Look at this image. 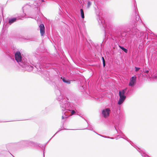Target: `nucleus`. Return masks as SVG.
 Masks as SVG:
<instances>
[{
	"instance_id": "1",
	"label": "nucleus",
	"mask_w": 157,
	"mask_h": 157,
	"mask_svg": "<svg viewBox=\"0 0 157 157\" xmlns=\"http://www.w3.org/2000/svg\"><path fill=\"white\" fill-rule=\"evenodd\" d=\"M57 99L58 101H59L60 107L62 111L67 110L71 111V114H70V116L75 113V111L72 109V106L71 105L69 101L72 100V98L70 97L69 95H67L65 98L60 95L57 98ZM64 114L66 116V118H67L69 116L67 114V112L64 113Z\"/></svg>"
},
{
	"instance_id": "2",
	"label": "nucleus",
	"mask_w": 157,
	"mask_h": 157,
	"mask_svg": "<svg viewBox=\"0 0 157 157\" xmlns=\"http://www.w3.org/2000/svg\"><path fill=\"white\" fill-rule=\"evenodd\" d=\"M136 22L133 21V26L132 27L131 29H130V31H128L127 32H122L120 35L122 37H125V39L123 38L122 40L125 42L126 41L129 40L131 38L136 39L138 36V34L137 33L138 30L136 28Z\"/></svg>"
},
{
	"instance_id": "3",
	"label": "nucleus",
	"mask_w": 157,
	"mask_h": 157,
	"mask_svg": "<svg viewBox=\"0 0 157 157\" xmlns=\"http://www.w3.org/2000/svg\"><path fill=\"white\" fill-rule=\"evenodd\" d=\"M96 13L98 17L97 19L98 24L100 27L103 29L104 32L105 36L106 33H109L110 32V26L109 25H108L105 23L104 20L100 17V13L97 10H96Z\"/></svg>"
},
{
	"instance_id": "4",
	"label": "nucleus",
	"mask_w": 157,
	"mask_h": 157,
	"mask_svg": "<svg viewBox=\"0 0 157 157\" xmlns=\"http://www.w3.org/2000/svg\"><path fill=\"white\" fill-rule=\"evenodd\" d=\"M15 57L16 60L21 66L24 62L22 60V57L20 52L19 51H17L15 53Z\"/></svg>"
},
{
	"instance_id": "5",
	"label": "nucleus",
	"mask_w": 157,
	"mask_h": 157,
	"mask_svg": "<svg viewBox=\"0 0 157 157\" xmlns=\"http://www.w3.org/2000/svg\"><path fill=\"white\" fill-rule=\"evenodd\" d=\"M18 144L22 147H25L32 145L33 142L29 140H22L19 142Z\"/></svg>"
},
{
	"instance_id": "6",
	"label": "nucleus",
	"mask_w": 157,
	"mask_h": 157,
	"mask_svg": "<svg viewBox=\"0 0 157 157\" xmlns=\"http://www.w3.org/2000/svg\"><path fill=\"white\" fill-rule=\"evenodd\" d=\"M42 76L44 79L46 80L48 83H49L51 81V78L50 76L49 72L45 71H44Z\"/></svg>"
},
{
	"instance_id": "7",
	"label": "nucleus",
	"mask_w": 157,
	"mask_h": 157,
	"mask_svg": "<svg viewBox=\"0 0 157 157\" xmlns=\"http://www.w3.org/2000/svg\"><path fill=\"white\" fill-rule=\"evenodd\" d=\"M136 1L135 0V2L133 4L134 9L135 10L136 13V21H141V20L140 19V16L137 14V8L136 6Z\"/></svg>"
},
{
	"instance_id": "8",
	"label": "nucleus",
	"mask_w": 157,
	"mask_h": 157,
	"mask_svg": "<svg viewBox=\"0 0 157 157\" xmlns=\"http://www.w3.org/2000/svg\"><path fill=\"white\" fill-rule=\"evenodd\" d=\"M110 110L109 108H107L102 111V114L103 117L106 118L109 116Z\"/></svg>"
},
{
	"instance_id": "9",
	"label": "nucleus",
	"mask_w": 157,
	"mask_h": 157,
	"mask_svg": "<svg viewBox=\"0 0 157 157\" xmlns=\"http://www.w3.org/2000/svg\"><path fill=\"white\" fill-rule=\"evenodd\" d=\"M23 68H25L28 71H31L33 70V67L31 65H28L25 63H24L21 66Z\"/></svg>"
},
{
	"instance_id": "10",
	"label": "nucleus",
	"mask_w": 157,
	"mask_h": 157,
	"mask_svg": "<svg viewBox=\"0 0 157 157\" xmlns=\"http://www.w3.org/2000/svg\"><path fill=\"white\" fill-rule=\"evenodd\" d=\"M136 82V77L132 76L130 79L128 85L131 87L133 86L135 84Z\"/></svg>"
},
{
	"instance_id": "11",
	"label": "nucleus",
	"mask_w": 157,
	"mask_h": 157,
	"mask_svg": "<svg viewBox=\"0 0 157 157\" xmlns=\"http://www.w3.org/2000/svg\"><path fill=\"white\" fill-rule=\"evenodd\" d=\"M40 33L41 36H43L45 33V27L44 24H41L39 25Z\"/></svg>"
},
{
	"instance_id": "12",
	"label": "nucleus",
	"mask_w": 157,
	"mask_h": 157,
	"mask_svg": "<svg viewBox=\"0 0 157 157\" xmlns=\"http://www.w3.org/2000/svg\"><path fill=\"white\" fill-rule=\"evenodd\" d=\"M44 2V0H37L34 2L33 3V5L36 6L37 8L42 3Z\"/></svg>"
},
{
	"instance_id": "13",
	"label": "nucleus",
	"mask_w": 157,
	"mask_h": 157,
	"mask_svg": "<svg viewBox=\"0 0 157 157\" xmlns=\"http://www.w3.org/2000/svg\"><path fill=\"white\" fill-rule=\"evenodd\" d=\"M116 130L117 131V132L119 134V136H121V138H123L124 139L126 140L127 141H129L127 137L121 131L120 132H118V131L117 130V128H116V126H114Z\"/></svg>"
},
{
	"instance_id": "14",
	"label": "nucleus",
	"mask_w": 157,
	"mask_h": 157,
	"mask_svg": "<svg viewBox=\"0 0 157 157\" xmlns=\"http://www.w3.org/2000/svg\"><path fill=\"white\" fill-rule=\"evenodd\" d=\"M19 19L18 17L9 18L8 23L10 24L11 25Z\"/></svg>"
},
{
	"instance_id": "15",
	"label": "nucleus",
	"mask_w": 157,
	"mask_h": 157,
	"mask_svg": "<svg viewBox=\"0 0 157 157\" xmlns=\"http://www.w3.org/2000/svg\"><path fill=\"white\" fill-rule=\"evenodd\" d=\"M119 100L117 102V104L119 105H121L123 103L126 99V97L119 96Z\"/></svg>"
},
{
	"instance_id": "16",
	"label": "nucleus",
	"mask_w": 157,
	"mask_h": 157,
	"mask_svg": "<svg viewBox=\"0 0 157 157\" xmlns=\"http://www.w3.org/2000/svg\"><path fill=\"white\" fill-rule=\"evenodd\" d=\"M126 89H124L121 90L119 91V96H122L124 97H126V95H125V91Z\"/></svg>"
},
{
	"instance_id": "17",
	"label": "nucleus",
	"mask_w": 157,
	"mask_h": 157,
	"mask_svg": "<svg viewBox=\"0 0 157 157\" xmlns=\"http://www.w3.org/2000/svg\"><path fill=\"white\" fill-rule=\"evenodd\" d=\"M61 78L62 79V80L63 82L67 84H70L71 82L69 81V80L68 79L66 78Z\"/></svg>"
},
{
	"instance_id": "18",
	"label": "nucleus",
	"mask_w": 157,
	"mask_h": 157,
	"mask_svg": "<svg viewBox=\"0 0 157 157\" xmlns=\"http://www.w3.org/2000/svg\"><path fill=\"white\" fill-rule=\"evenodd\" d=\"M119 47L125 53H127L128 52V50L125 48H124L123 46L119 45Z\"/></svg>"
},
{
	"instance_id": "19",
	"label": "nucleus",
	"mask_w": 157,
	"mask_h": 157,
	"mask_svg": "<svg viewBox=\"0 0 157 157\" xmlns=\"http://www.w3.org/2000/svg\"><path fill=\"white\" fill-rule=\"evenodd\" d=\"M92 0H88L87 2V8H89L91 5L92 2Z\"/></svg>"
},
{
	"instance_id": "20",
	"label": "nucleus",
	"mask_w": 157,
	"mask_h": 157,
	"mask_svg": "<svg viewBox=\"0 0 157 157\" xmlns=\"http://www.w3.org/2000/svg\"><path fill=\"white\" fill-rule=\"evenodd\" d=\"M80 11L81 17L82 18H84V15L83 10L82 9H81Z\"/></svg>"
},
{
	"instance_id": "21",
	"label": "nucleus",
	"mask_w": 157,
	"mask_h": 157,
	"mask_svg": "<svg viewBox=\"0 0 157 157\" xmlns=\"http://www.w3.org/2000/svg\"><path fill=\"white\" fill-rule=\"evenodd\" d=\"M13 145V144L12 143H10L6 144V146L7 149H8L11 148V147Z\"/></svg>"
},
{
	"instance_id": "22",
	"label": "nucleus",
	"mask_w": 157,
	"mask_h": 157,
	"mask_svg": "<svg viewBox=\"0 0 157 157\" xmlns=\"http://www.w3.org/2000/svg\"><path fill=\"white\" fill-rule=\"evenodd\" d=\"M125 89H126V90L125 91V95H129V93L130 92V90H128L127 88H126Z\"/></svg>"
},
{
	"instance_id": "23",
	"label": "nucleus",
	"mask_w": 157,
	"mask_h": 157,
	"mask_svg": "<svg viewBox=\"0 0 157 157\" xmlns=\"http://www.w3.org/2000/svg\"><path fill=\"white\" fill-rule=\"evenodd\" d=\"M141 151L142 152H143V153H141V154L142 156H143V157H150L148 155H146L145 153L144 152V151H143L141 150Z\"/></svg>"
},
{
	"instance_id": "24",
	"label": "nucleus",
	"mask_w": 157,
	"mask_h": 157,
	"mask_svg": "<svg viewBox=\"0 0 157 157\" xmlns=\"http://www.w3.org/2000/svg\"><path fill=\"white\" fill-rule=\"evenodd\" d=\"M88 124V129L92 131L93 130V128H92V126L91 125H90V124H88V123L87 122Z\"/></svg>"
},
{
	"instance_id": "25",
	"label": "nucleus",
	"mask_w": 157,
	"mask_h": 157,
	"mask_svg": "<svg viewBox=\"0 0 157 157\" xmlns=\"http://www.w3.org/2000/svg\"><path fill=\"white\" fill-rule=\"evenodd\" d=\"M144 73L147 74L148 75H149L150 74V73H149V71L148 70H147L146 69H144Z\"/></svg>"
},
{
	"instance_id": "26",
	"label": "nucleus",
	"mask_w": 157,
	"mask_h": 157,
	"mask_svg": "<svg viewBox=\"0 0 157 157\" xmlns=\"http://www.w3.org/2000/svg\"><path fill=\"white\" fill-rule=\"evenodd\" d=\"M135 71H138L140 69V67H135Z\"/></svg>"
},
{
	"instance_id": "27",
	"label": "nucleus",
	"mask_w": 157,
	"mask_h": 157,
	"mask_svg": "<svg viewBox=\"0 0 157 157\" xmlns=\"http://www.w3.org/2000/svg\"><path fill=\"white\" fill-rule=\"evenodd\" d=\"M50 64L49 63H45V67H49V66H50Z\"/></svg>"
},
{
	"instance_id": "28",
	"label": "nucleus",
	"mask_w": 157,
	"mask_h": 157,
	"mask_svg": "<svg viewBox=\"0 0 157 157\" xmlns=\"http://www.w3.org/2000/svg\"><path fill=\"white\" fill-rule=\"evenodd\" d=\"M63 3V5L65 6V4H64V3H63V2H64V3L66 4L67 2V1L66 0H62V1H61Z\"/></svg>"
},
{
	"instance_id": "29",
	"label": "nucleus",
	"mask_w": 157,
	"mask_h": 157,
	"mask_svg": "<svg viewBox=\"0 0 157 157\" xmlns=\"http://www.w3.org/2000/svg\"><path fill=\"white\" fill-rule=\"evenodd\" d=\"M103 137H104V138H109V137L107 136H103Z\"/></svg>"
},
{
	"instance_id": "30",
	"label": "nucleus",
	"mask_w": 157,
	"mask_h": 157,
	"mask_svg": "<svg viewBox=\"0 0 157 157\" xmlns=\"http://www.w3.org/2000/svg\"><path fill=\"white\" fill-rule=\"evenodd\" d=\"M102 61H104V60H105L104 58L103 57H102Z\"/></svg>"
},
{
	"instance_id": "31",
	"label": "nucleus",
	"mask_w": 157,
	"mask_h": 157,
	"mask_svg": "<svg viewBox=\"0 0 157 157\" xmlns=\"http://www.w3.org/2000/svg\"><path fill=\"white\" fill-rule=\"evenodd\" d=\"M103 67H105V65H106L105 63H103Z\"/></svg>"
},
{
	"instance_id": "32",
	"label": "nucleus",
	"mask_w": 157,
	"mask_h": 157,
	"mask_svg": "<svg viewBox=\"0 0 157 157\" xmlns=\"http://www.w3.org/2000/svg\"><path fill=\"white\" fill-rule=\"evenodd\" d=\"M56 92H57V93H60V91H59V90H57L56 91Z\"/></svg>"
},
{
	"instance_id": "33",
	"label": "nucleus",
	"mask_w": 157,
	"mask_h": 157,
	"mask_svg": "<svg viewBox=\"0 0 157 157\" xmlns=\"http://www.w3.org/2000/svg\"><path fill=\"white\" fill-rule=\"evenodd\" d=\"M64 118V117L63 116H62V119H63Z\"/></svg>"
},
{
	"instance_id": "34",
	"label": "nucleus",
	"mask_w": 157,
	"mask_h": 157,
	"mask_svg": "<svg viewBox=\"0 0 157 157\" xmlns=\"http://www.w3.org/2000/svg\"><path fill=\"white\" fill-rule=\"evenodd\" d=\"M102 62H103V63H105V60H104V61H102Z\"/></svg>"
},
{
	"instance_id": "35",
	"label": "nucleus",
	"mask_w": 157,
	"mask_h": 157,
	"mask_svg": "<svg viewBox=\"0 0 157 157\" xmlns=\"http://www.w3.org/2000/svg\"><path fill=\"white\" fill-rule=\"evenodd\" d=\"M98 135H100V136H101L102 137H103V136H103V135H99V134H98Z\"/></svg>"
},
{
	"instance_id": "36",
	"label": "nucleus",
	"mask_w": 157,
	"mask_h": 157,
	"mask_svg": "<svg viewBox=\"0 0 157 157\" xmlns=\"http://www.w3.org/2000/svg\"><path fill=\"white\" fill-rule=\"evenodd\" d=\"M98 135H100V136H101L102 137H103V136H103V135H99V134H98Z\"/></svg>"
},
{
	"instance_id": "37",
	"label": "nucleus",
	"mask_w": 157,
	"mask_h": 157,
	"mask_svg": "<svg viewBox=\"0 0 157 157\" xmlns=\"http://www.w3.org/2000/svg\"><path fill=\"white\" fill-rule=\"evenodd\" d=\"M59 131H59H57V132L56 133V134H55V135H54L53 136H53H54V135H55L56 133H58V132Z\"/></svg>"
},
{
	"instance_id": "38",
	"label": "nucleus",
	"mask_w": 157,
	"mask_h": 157,
	"mask_svg": "<svg viewBox=\"0 0 157 157\" xmlns=\"http://www.w3.org/2000/svg\"><path fill=\"white\" fill-rule=\"evenodd\" d=\"M109 138H110V139H113V138H112V137H109Z\"/></svg>"
},
{
	"instance_id": "39",
	"label": "nucleus",
	"mask_w": 157,
	"mask_h": 157,
	"mask_svg": "<svg viewBox=\"0 0 157 157\" xmlns=\"http://www.w3.org/2000/svg\"><path fill=\"white\" fill-rule=\"evenodd\" d=\"M116 139H118V137H116Z\"/></svg>"
},
{
	"instance_id": "40",
	"label": "nucleus",
	"mask_w": 157,
	"mask_h": 157,
	"mask_svg": "<svg viewBox=\"0 0 157 157\" xmlns=\"http://www.w3.org/2000/svg\"><path fill=\"white\" fill-rule=\"evenodd\" d=\"M37 144H38V146H39L40 144H38L37 143Z\"/></svg>"
},
{
	"instance_id": "41",
	"label": "nucleus",
	"mask_w": 157,
	"mask_h": 157,
	"mask_svg": "<svg viewBox=\"0 0 157 157\" xmlns=\"http://www.w3.org/2000/svg\"><path fill=\"white\" fill-rule=\"evenodd\" d=\"M43 154H44V152Z\"/></svg>"
},
{
	"instance_id": "42",
	"label": "nucleus",
	"mask_w": 157,
	"mask_h": 157,
	"mask_svg": "<svg viewBox=\"0 0 157 157\" xmlns=\"http://www.w3.org/2000/svg\"><path fill=\"white\" fill-rule=\"evenodd\" d=\"M146 34H147V33H145V35H146Z\"/></svg>"
},
{
	"instance_id": "43",
	"label": "nucleus",
	"mask_w": 157,
	"mask_h": 157,
	"mask_svg": "<svg viewBox=\"0 0 157 157\" xmlns=\"http://www.w3.org/2000/svg\"><path fill=\"white\" fill-rule=\"evenodd\" d=\"M152 33L153 34H154V33H152Z\"/></svg>"
},
{
	"instance_id": "44",
	"label": "nucleus",
	"mask_w": 157,
	"mask_h": 157,
	"mask_svg": "<svg viewBox=\"0 0 157 157\" xmlns=\"http://www.w3.org/2000/svg\"><path fill=\"white\" fill-rule=\"evenodd\" d=\"M96 133H97H97V132H96Z\"/></svg>"
},
{
	"instance_id": "45",
	"label": "nucleus",
	"mask_w": 157,
	"mask_h": 157,
	"mask_svg": "<svg viewBox=\"0 0 157 157\" xmlns=\"http://www.w3.org/2000/svg\"><path fill=\"white\" fill-rule=\"evenodd\" d=\"M29 18H31V17H29Z\"/></svg>"
}]
</instances>
